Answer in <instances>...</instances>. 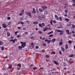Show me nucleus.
I'll return each mask as SVG.
<instances>
[{"label":"nucleus","mask_w":75,"mask_h":75,"mask_svg":"<svg viewBox=\"0 0 75 75\" xmlns=\"http://www.w3.org/2000/svg\"><path fill=\"white\" fill-rule=\"evenodd\" d=\"M21 44H22L21 45V46L23 48H24L25 47V45H26V42H20Z\"/></svg>","instance_id":"obj_1"},{"label":"nucleus","mask_w":75,"mask_h":75,"mask_svg":"<svg viewBox=\"0 0 75 75\" xmlns=\"http://www.w3.org/2000/svg\"><path fill=\"white\" fill-rule=\"evenodd\" d=\"M56 31L59 33H61L59 34V35H61L62 34H64V30L62 31L59 30H56Z\"/></svg>","instance_id":"obj_2"},{"label":"nucleus","mask_w":75,"mask_h":75,"mask_svg":"<svg viewBox=\"0 0 75 75\" xmlns=\"http://www.w3.org/2000/svg\"><path fill=\"white\" fill-rule=\"evenodd\" d=\"M25 14H26L27 15L29 16L30 17H32V16H31V13L30 12H26Z\"/></svg>","instance_id":"obj_3"},{"label":"nucleus","mask_w":75,"mask_h":75,"mask_svg":"<svg viewBox=\"0 0 75 75\" xmlns=\"http://www.w3.org/2000/svg\"><path fill=\"white\" fill-rule=\"evenodd\" d=\"M54 17L56 20H59V18H58V16H57V15L56 14L55 15Z\"/></svg>","instance_id":"obj_4"},{"label":"nucleus","mask_w":75,"mask_h":75,"mask_svg":"<svg viewBox=\"0 0 75 75\" xmlns=\"http://www.w3.org/2000/svg\"><path fill=\"white\" fill-rule=\"evenodd\" d=\"M2 26L3 28H5L7 27V26L6 25V24L5 23H4L2 24Z\"/></svg>","instance_id":"obj_5"},{"label":"nucleus","mask_w":75,"mask_h":75,"mask_svg":"<svg viewBox=\"0 0 75 75\" xmlns=\"http://www.w3.org/2000/svg\"><path fill=\"white\" fill-rule=\"evenodd\" d=\"M33 24L34 25L38 24V22L37 21H36L35 22H33Z\"/></svg>","instance_id":"obj_6"},{"label":"nucleus","mask_w":75,"mask_h":75,"mask_svg":"<svg viewBox=\"0 0 75 75\" xmlns=\"http://www.w3.org/2000/svg\"><path fill=\"white\" fill-rule=\"evenodd\" d=\"M66 31L67 33V34H69V30L67 29L66 30Z\"/></svg>","instance_id":"obj_7"},{"label":"nucleus","mask_w":75,"mask_h":75,"mask_svg":"<svg viewBox=\"0 0 75 75\" xmlns=\"http://www.w3.org/2000/svg\"><path fill=\"white\" fill-rule=\"evenodd\" d=\"M32 13H36V12L35 11V8H33V11H32Z\"/></svg>","instance_id":"obj_8"},{"label":"nucleus","mask_w":75,"mask_h":75,"mask_svg":"<svg viewBox=\"0 0 75 75\" xmlns=\"http://www.w3.org/2000/svg\"><path fill=\"white\" fill-rule=\"evenodd\" d=\"M62 51L63 52H64V51L65 50H64V48L63 47H61Z\"/></svg>","instance_id":"obj_9"},{"label":"nucleus","mask_w":75,"mask_h":75,"mask_svg":"<svg viewBox=\"0 0 75 75\" xmlns=\"http://www.w3.org/2000/svg\"><path fill=\"white\" fill-rule=\"evenodd\" d=\"M7 37H10V32H8L7 33Z\"/></svg>","instance_id":"obj_10"},{"label":"nucleus","mask_w":75,"mask_h":75,"mask_svg":"<svg viewBox=\"0 0 75 75\" xmlns=\"http://www.w3.org/2000/svg\"><path fill=\"white\" fill-rule=\"evenodd\" d=\"M38 19H39V20H42V17L40 16H38Z\"/></svg>","instance_id":"obj_11"},{"label":"nucleus","mask_w":75,"mask_h":75,"mask_svg":"<svg viewBox=\"0 0 75 75\" xmlns=\"http://www.w3.org/2000/svg\"><path fill=\"white\" fill-rule=\"evenodd\" d=\"M64 20L65 21H66L67 22V23L68 22V21H69V19L67 18H65Z\"/></svg>","instance_id":"obj_12"},{"label":"nucleus","mask_w":75,"mask_h":75,"mask_svg":"<svg viewBox=\"0 0 75 75\" xmlns=\"http://www.w3.org/2000/svg\"><path fill=\"white\" fill-rule=\"evenodd\" d=\"M40 38L41 39V40H45V38H42V36H41L40 37Z\"/></svg>","instance_id":"obj_13"},{"label":"nucleus","mask_w":75,"mask_h":75,"mask_svg":"<svg viewBox=\"0 0 75 75\" xmlns=\"http://www.w3.org/2000/svg\"><path fill=\"white\" fill-rule=\"evenodd\" d=\"M56 40V39L55 38H54L52 39V42H54Z\"/></svg>","instance_id":"obj_14"},{"label":"nucleus","mask_w":75,"mask_h":75,"mask_svg":"<svg viewBox=\"0 0 75 75\" xmlns=\"http://www.w3.org/2000/svg\"><path fill=\"white\" fill-rule=\"evenodd\" d=\"M65 49L66 50H67V49H68V45L67 44L66 45H65Z\"/></svg>","instance_id":"obj_15"},{"label":"nucleus","mask_w":75,"mask_h":75,"mask_svg":"<svg viewBox=\"0 0 75 75\" xmlns=\"http://www.w3.org/2000/svg\"><path fill=\"white\" fill-rule=\"evenodd\" d=\"M39 11L40 12H42L43 11V10H42L41 8H39Z\"/></svg>","instance_id":"obj_16"},{"label":"nucleus","mask_w":75,"mask_h":75,"mask_svg":"<svg viewBox=\"0 0 75 75\" xmlns=\"http://www.w3.org/2000/svg\"><path fill=\"white\" fill-rule=\"evenodd\" d=\"M18 47L19 50H22V48L23 47L22 46H19Z\"/></svg>","instance_id":"obj_17"},{"label":"nucleus","mask_w":75,"mask_h":75,"mask_svg":"<svg viewBox=\"0 0 75 75\" xmlns=\"http://www.w3.org/2000/svg\"><path fill=\"white\" fill-rule=\"evenodd\" d=\"M53 31H51V32H49L48 33V35H50L51 34H52V33H53Z\"/></svg>","instance_id":"obj_18"},{"label":"nucleus","mask_w":75,"mask_h":75,"mask_svg":"<svg viewBox=\"0 0 75 75\" xmlns=\"http://www.w3.org/2000/svg\"><path fill=\"white\" fill-rule=\"evenodd\" d=\"M54 63L56 65H58V63L56 61H55L54 62Z\"/></svg>","instance_id":"obj_19"},{"label":"nucleus","mask_w":75,"mask_h":75,"mask_svg":"<svg viewBox=\"0 0 75 75\" xmlns=\"http://www.w3.org/2000/svg\"><path fill=\"white\" fill-rule=\"evenodd\" d=\"M69 57L71 58V57H74V55L73 54H71L69 56Z\"/></svg>","instance_id":"obj_20"},{"label":"nucleus","mask_w":75,"mask_h":75,"mask_svg":"<svg viewBox=\"0 0 75 75\" xmlns=\"http://www.w3.org/2000/svg\"><path fill=\"white\" fill-rule=\"evenodd\" d=\"M45 57L46 58H50V56L48 55H47L45 56Z\"/></svg>","instance_id":"obj_21"},{"label":"nucleus","mask_w":75,"mask_h":75,"mask_svg":"<svg viewBox=\"0 0 75 75\" xmlns=\"http://www.w3.org/2000/svg\"><path fill=\"white\" fill-rule=\"evenodd\" d=\"M24 10H22L21 12V13H22L23 14H24Z\"/></svg>","instance_id":"obj_22"},{"label":"nucleus","mask_w":75,"mask_h":75,"mask_svg":"<svg viewBox=\"0 0 75 75\" xmlns=\"http://www.w3.org/2000/svg\"><path fill=\"white\" fill-rule=\"evenodd\" d=\"M59 19L60 21H62V18H61V17H59Z\"/></svg>","instance_id":"obj_23"},{"label":"nucleus","mask_w":75,"mask_h":75,"mask_svg":"<svg viewBox=\"0 0 75 75\" xmlns=\"http://www.w3.org/2000/svg\"><path fill=\"white\" fill-rule=\"evenodd\" d=\"M35 38V37L34 36H32L30 38V39L32 40H33V39H34V38Z\"/></svg>","instance_id":"obj_24"},{"label":"nucleus","mask_w":75,"mask_h":75,"mask_svg":"<svg viewBox=\"0 0 75 75\" xmlns=\"http://www.w3.org/2000/svg\"><path fill=\"white\" fill-rule=\"evenodd\" d=\"M18 66L19 67V68H21V64H18Z\"/></svg>","instance_id":"obj_25"},{"label":"nucleus","mask_w":75,"mask_h":75,"mask_svg":"<svg viewBox=\"0 0 75 75\" xmlns=\"http://www.w3.org/2000/svg\"><path fill=\"white\" fill-rule=\"evenodd\" d=\"M42 27H44V26H45V24H44V23H42Z\"/></svg>","instance_id":"obj_26"},{"label":"nucleus","mask_w":75,"mask_h":75,"mask_svg":"<svg viewBox=\"0 0 75 75\" xmlns=\"http://www.w3.org/2000/svg\"><path fill=\"white\" fill-rule=\"evenodd\" d=\"M11 22L10 21L8 23V25H11Z\"/></svg>","instance_id":"obj_27"},{"label":"nucleus","mask_w":75,"mask_h":75,"mask_svg":"<svg viewBox=\"0 0 75 75\" xmlns=\"http://www.w3.org/2000/svg\"><path fill=\"white\" fill-rule=\"evenodd\" d=\"M51 42V40H47V44H50Z\"/></svg>","instance_id":"obj_28"},{"label":"nucleus","mask_w":75,"mask_h":75,"mask_svg":"<svg viewBox=\"0 0 75 75\" xmlns=\"http://www.w3.org/2000/svg\"><path fill=\"white\" fill-rule=\"evenodd\" d=\"M63 43L62 42H59V45H61Z\"/></svg>","instance_id":"obj_29"},{"label":"nucleus","mask_w":75,"mask_h":75,"mask_svg":"<svg viewBox=\"0 0 75 75\" xmlns=\"http://www.w3.org/2000/svg\"><path fill=\"white\" fill-rule=\"evenodd\" d=\"M39 26H40V27H42V25H41V24L39 23Z\"/></svg>","instance_id":"obj_30"},{"label":"nucleus","mask_w":75,"mask_h":75,"mask_svg":"<svg viewBox=\"0 0 75 75\" xmlns=\"http://www.w3.org/2000/svg\"><path fill=\"white\" fill-rule=\"evenodd\" d=\"M47 28H46L44 29H43V31H47Z\"/></svg>","instance_id":"obj_31"},{"label":"nucleus","mask_w":75,"mask_h":75,"mask_svg":"<svg viewBox=\"0 0 75 75\" xmlns=\"http://www.w3.org/2000/svg\"><path fill=\"white\" fill-rule=\"evenodd\" d=\"M52 53L53 55H54V54H55V52L54 51H52Z\"/></svg>","instance_id":"obj_32"},{"label":"nucleus","mask_w":75,"mask_h":75,"mask_svg":"<svg viewBox=\"0 0 75 75\" xmlns=\"http://www.w3.org/2000/svg\"><path fill=\"white\" fill-rule=\"evenodd\" d=\"M31 45H32V47H34V45L33 44V42H32L31 43Z\"/></svg>","instance_id":"obj_33"},{"label":"nucleus","mask_w":75,"mask_h":75,"mask_svg":"<svg viewBox=\"0 0 75 75\" xmlns=\"http://www.w3.org/2000/svg\"><path fill=\"white\" fill-rule=\"evenodd\" d=\"M65 12L66 13H68V10L67 9L65 10Z\"/></svg>","instance_id":"obj_34"},{"label":"nucleus","mask_w":75,"mask_h":75,"mask_svg":"<svg viewBox=\"0 0 75 75\" xmlns=\"http://www.w3.org/2000/svg\"><path fill=\"white\" fill-rule=\"evenodd\" d=\"M11 67H12V65H11L10 66H9V67H8V68L9 69H10V68H11Z\"/></svg>","instance_id":"obj_35"},{"label":"nucleus","mask_w":75,"mask_h":75,"mask_svg":"<svg viewBox=\"0 0 75 75\" xmlns=\"http://www.w3.org/2000/svg\"><path fill=\"white\" fill-rule=\"evenodd\" d=\"M64 5H65V6H68V3L67 2L66 4H65Z\"/></svg>","instance_id":"obj_36"},{"label":"nucleus","mask_w":75,"mask_h":75,"mask_svg":"<svg viewBox=\"0 0 75 75\" xmlns=\"http://www.w3.org/2000/svg\"><path fill=\"white\" fill-rule=\"evenodd\" d=\"M49 37H53V35L52 34L50 35H49Z\"/></svg>","instance_id":"obj_37"},{"label":"nucleus","mask_w":75,"mask_h":75,"mask_svg":"<svg viewBox=\"0 0 75 75\" xmlns=\"http://www.w3.org/2000/svg\"><path fill=\"white\" fill-rule=\"evenodd\" d=\"M19 15L20 16H23V13H20L19 14Z\"/></svg>","instance_id":"obj_38"},{"label":"nucleus","mask_w":75,"mask_h":75,"mask_svg":"<svg viewBox=\"0 0 75 75\" xmlns=\"http://www.w3.org/2000/svg\"><path fill=\"white\" fill-rule=\"evenodd\" d=\"M68 43H69V44H71V42H72V41L71 40H69L68 42Z\"/></svg>","instance_id":"obj_39"},{"label":"nucleus","mask_w":75,"mask_h":75,"mask_svg":"<svg viewBox=\"0 0 75 75\" xmlns=\"http://www.w3.org/2000/svg\"><path fill=\"white\" fill-rule=\"evenodd\" d=\"M3 43V42L1 41H0V45H2V44Z\"/></svg>","instance_id":"obj_40"},{"label":"nucleus","mask_w":75,"mask_h":75,"mask_svg":"<svg viewBox=\"0 0 75 75\" xmlns=\"http://www.w3.org/2000/svg\"><path fill=\"white\" fill-rule=\"evenodd\" d=\"M37 69V67H34L33 68V69L34 70Z\"/></svg>","instance_id":"obj_41"},{"label":"nucleus","mask_w":75,"mask_h":75,"mask_svg":"<svg viewBox=\"0 0 75 75\" xmlns=\"http://www.w3.org/2000/svg\"><path fill=\"white\" fill-rule=\"evenodd\" d=\"M72 27L73 28H75V25H72Z\"/></svg>","instance_id":"obj_42"},{"label":"nucleus","mask_w":75,"mask_h":75,"mask_svg":"<svg viewBox=\"0 0 75 75\" xmlns=\"http://www.w3.org/2000/svg\"><path fill=\"white\" fill-rule=\"evenodd\" d=\"M7 18L8 19V20H10L11 18H10V17H8Z\"/></svg>","instance_id":"obj_43"},{"label":"nucleus","mask_w":75,"mask_h":75,"mask_svg":"<svg viewBox=\"0 0 75 75\" xmlns=\"http://www.w3.org/2000/svg\"><path fill=\"white\" fill-rule=\"evenodd\" d=\"M38 33H39V34H42V32L41 31H39Z\"/></svg>","instance_id":"obj_44"},{"label":"nucleus","mask_w":75,"mask_h":75,"mask_svg":"<svg viewBox=\"0 0 75 75\" xmlns=\"http://www.w3.org/2000/svg\"><path fill=\"white\" fill-rule=\"evenodd\" d=\"M21 24H22V25H23L24 24V23L23 22L21 21Z\"/></svg>","instance_id":"obj_45"},{"label":"nucleus","mask_w":75,"mask_h":75,"mask_svg":"<svg viewBox=\"0 0 75 75\" xmlns=\"http://www.w3.org/2000/svg\"><path fill=\"white\" fill-rule=\"evenodd\" d=\"M1 50L2 51H3V50H4V47H1Z\"/></svg>","instance_id":"obj_46"},{"label":"nucleus","mask_w":75,"mask_h":75,"mask_svg":"<svg viewBox=\"0 0 75 75\" xmlns=\"http://www.w3.org/2000/svg\"><path fill=\"white\" fill-rule=\"evenodd\" d=\"M61 54H62V52H61V51H59V54L60 55H61Z\"/></svg>","instance_id":"obj_47"},{"label":"nucleus","mask_w":75,"mask_h":75,"mask_svg":"<svg viewBox=\"0 0 75 75\" xmlns=\"http://www.w3.org/2000/svg\"><path fill=\"white\" fill-rule=\"evenodd\" d=\"M43 46H46V44L45 43H44L43 44Z\"/></svg>","instance_id":"obj_48"},{"label":"nucleus","mask_w":75,"mask_h":75,"mask_svg":"<svg viewBox=\"0 0 75 75\" xmlns=\"http://www.w3.org/2000/svg\"><path fill=\"white\" fill-rule=\"evenodd\" d=\"M23 30H27V29H26V28L24 27L23 28Z\"/></svg>","instance_id":"obj_49"},{"label":"nucleus","mask_w":75,"mask_h":75,"mask_svg":"<svg viewBox=\"0 0 75 75\" xmlns=\"http://www.w3.org/2000/svg\"><path fill=\"white\" fill-rule=\"evenodd\" d=\"M57 28H62V27H60V26H58L57 27Z\"/></svg>","instance_id":"obj_50"},{"label":"nucleus","mask_w":75,"mask_h":75,"mask_svg":"<svg viewBox=\"0 0 75 75\" xmlns=\"http://www.w3.org/2000/svg\"><path fill=\"white\" fill-rule=\"evenodd\" d=\"M35 48L36 49H38V48H39V47L38 46H36L35 47Z\"/></svg>","instance_id":"obj_51"},{"label":"nucleus","mask_w":75,"mask_h":75,"mask_svg":"<svg viewBox=\"0 0 75 75\" xmlns=\"http://www.w3.org/2000/svg\"><path fill=\"white\" fill-rule=\"evenodd\" d=\"M17 37L18 38H20V37H21V35H18V36H17Z\"/></svg>","instance_id":"obj_52"},{"label":"nucleus","mask_w":75,"mask_h":75,"mask_svg":"<svg viewBox=\"0 0 75 75\" xmlns=\"http://www.w3.org/2000/svg\"><path fill=\"white\" fill-rule=\"evenodd\" d=\"M42 7L43 10H45V8H44V6H42Z\"/></svg>","instance_id":"obj_53"},{"label":"nucleus","mask_w":75,"mask_h":75,"mask_svg":"<svg viewBox=\"0 0 75 75\" xmlns=\"http://www.w3.org/2000/svg\"><path fill=\"white\" fill-rule=\"evenodd\" d=\"M26 23H28V24L30 23V22L28 21H27Z\"/></svg>","instance_id":"obj_54"},{"label":"nucleus","mask_w":75,"mask_h":75,"mask_svg":"<svg viewBox=\"0 0 75 75\" xmlns=\"http://www.w3.org/2000/svg\"><path fill=\"white\" fill-rule=\"evenodd\" d=\"M8 57L7 56H6V57H3V58L6 59Z\"/></svg>","instance_id":"obj_55"},{"label":"nucleus","mask_w":75,"mask_h":75,"mask_svg":"<svg viewBox=\"0 0 75 75\" xmlns=\"http://www.w3.org/2000/svg\"><path fill=\"white\" fill-rule=\"evenodd\" d=\"M64 16L65 17H67L68 16V15H67V14H65Z\"/></svg>","instance_id":"obj_56"},{"label":"nucleus","mask_w":75,"mask_h":75,"mask_svg":"<svg viewBox=\"0 0 75 75\" xmlns=\"http://www.w3.org/2000/svg\"><path fill=\"white\" fill-rule=\"evenodd\" d=\"M15 42H16V41H15V40H13V43H15Z\"/></svg>","instance_id":"obj_57"},{"label":"nucleus","mask_w":75,"mask_h":75,"mask_svg":"<svg viewBox=\"0 0 75 75\" xmlns=\"http://www.w3.org/2000/svg\"><path fill=\"white\" fill-rule=\"evenodd\" d=\"M53 22L54 23H57V22L54 20L53 21Z\"/></svg>","instance_id":"obj_58"},{"label":"nucleus","mask_w":75,"mask_h":75,"mask_svg":"<svg viewBox=\"0 0 75 75\" xmlns=\"http://www.w3.org/2000/svg\"><path fill=\"white\" fill-rule=\"evenodd\" d=\"M18 33V32H15V35H17V33Z\"/></svg>","instance_id":"obj_59"},{"label":"nucleus","mask_w":75,"mask_h":75,"mask_svg":"<svg viewBox=\"0 0 75 75\" xmlns=\"http://www.w3.org/2000/svg\"><path fill=\"white\" fill-rule=\"evenodd\" d=\"M50 23L51 25H52V21H50Z\"/></svg>","instance_id":"obj_60"},{"label":"nucleus","mask_w":75,"mask_h":75,"mask_svg":"<svg viewBox=\"0 0 75 75\" xmlns=\"http://www.w3.org/2000/svg\"><path fill=\"white\" fill-rule=\"evenodd\" d=\"M59 25H60V27H62V24H60Z\"/></svg>","instance_id":"obj_61"},{"label":"nucleus","mask_w":75,"mask_h":75,"mask_svg":"<svg viewBox=\"0 0 75 75\" xmlns=\"http://www.w3.org/2000/svg\"><path fill=\"white\" fill-rule=\"evenodd\" d=\"M60 41H61V42H62V38H61Z\"/></svg>","instance_id":"obj_62"},{"label":"nucleus","mask_w":75,"mask_h":75,"mask_svg":"<svg viewBox=\"0 0 75 75\" xmlns=\"http://www.w3.org/2000/svg\"><path fill=\"white\" fill-rule=\"evenodd\" d=\"M73 2H74V3H75V0H72Z\"/></svg>","instance_id":"obj_63"},{"label":"nucleus","mask_w":75,"mask_h":75,"mask_svg":"<svg viewBox=\"0 0 75 75\" xmlns=\"http://www.w3.org/2000/svg\"><path fill=\"white\" fill-rule=\"evenodd\" d=\"M73 18L75 20V16H73Z\"/></svg>","instance_id":"obj_64"}]
</instances>
